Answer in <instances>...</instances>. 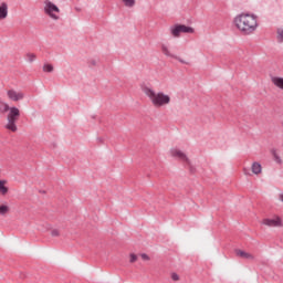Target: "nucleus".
Returning a JSON list of instances; mask_svg holds the SVG:
<instances>
[{
    "label": "nucleus",
    "mask_w": 283,
    "mask_h": 283,
    "mask_svg": "<svg viewBox=\"0 0 283 283\" xmlns=\"http://www.w3.org/2000/svg\"><path fill=\"white\" fill-rule=\"evenodd\" d=\"M234 25L242 34H253L258 30V18L253 14L242 13L234 18Z\"/></svg>",
    "instance_id": "nucleus-1"
},
{
    "label": "nucleus",
    "mask_w": 283,
    "mask_h": 283,
    "mask_svg": "<svg viewBox=\"0 0 283 283\" xmlns=\"http://www.w3.org/2000/svg\"><path fill=\"white\" fill-rule=\"evenodd\" d=\"M143 92L149 97L154 107H165V105H169V103H171V97L163 92L156 93L147 86L143 87Z\"/></svg>",
    "instance_id": "nucleus-2"
},
{
    "label": "nucleus",
    "mask_w": 283,
    "mask_h": 283,
    "mask_svg": "<svg viewBox=\"0 0 283 283\" xmlns=\"http://www.w3.org/2000/svg\"><path fill=\"white\" fill-rule=\"evenodd\" d=\"M8 116H7V125H6V129H8L9 132H17V120H19L20 116H21V111H19V108L17 107H9L8 109Z\"/></svg>",
    "instance_id": "nucleus-3"
},
{
    "label": "nucleus",
    "mask_w": 283,
    "mask_h": 283,
    "mask_svg": "<svg viewBox=\"0 0 283 283\" xmlns=\"http://www.w3.org/2000/svg\"><path fill=\"white\" fill-rule=\"evenodd\" d=\"M61 13V9L56 7V4L52 3L50 0L44 1V14L53 19L54 21H59V14Z\"/></svg>",
    "instance_id": "nucleus-4"
},
{
    "label": "nucleus",
    "mask_w": 283,
    "mask_h": 283,
    "mask_svg": "<svg viewBox=\"0 0 283 283\" xmlns=\"http://www.w3.org/2000/svg\"><path fill=\"white\" fill-rule=\"evenodd\" d=\"M193 28L187 27L185 24H176L170 28V34H172L175 39H178L180 34H193Z\"/></svg>",
    "instance_id": "nucleus-5"
},
{
    "label": "nucleus",
    "mask_w": 283,
    "mask_h": 283,
    "mask_svg": "<svg viewBox=\"0 0 283 283\" xmlns=\"http://www.w3.org/2000/svg\"><path fill=\"white\" fill-rule=\"evenodd\" d=\"M262 224L265 227H282V218L274 216L272 218H265L262 220Z\"/></svg>",
    "instance_id": "nucleus-6"
},
{
    "label": "nucleus",
    "mask_w": 283,
    "mask_h": 283,
    "mask_svg": "<svg viewBox=\"0 0 283 283\" xmlns=\"http://www.w3.org/2000/svg\"><path fill=\"white\" fill-rule=\"evenodd\" d=\"M170 154H171L172 158H177V160L185 163V165H188V167H189V158H187V155H185V153L180 151L177 148H174L170 150Z\"/></svg>",
    "instance_id": "nucleus-7"
},
{
    "label": "nucleus",
    "mask_w": 283,
    "mask_h": 283,
    "mask_svg": "<svg viewBox=\"0 0 283 283\" xmlns=\"http://www.w3.org/2000/svg\"><path fill=\"white\" fill-rule=\"evenodd\" d=\"M7 96L10 101H13L14 103H17L19 101H23L25 95L23 94V92H17L14 90H9L7 92Z\"/></svg>",
    "instance_id": "nucleus-8"
},
{
    "label": "nucleus",
    "mask_w": 283,
    "mask_h": 283,
    "mask_svg": "<svg viewBox=\"0 0 283 283\" xmlns=\"http://www.w3.org/2000/svg\"><path fill=\"white\" fill-rule=\"evenodd\" d=\"M4 19H8V3L2 2L0 4V21H4Z\"/></svg>",
    "instance_id": "nucleus-9"
},
{
    "label": "nucleus",
    "mask_w": 283,
    "mask_h": 283,
    "mask_svg": "<svg viewBox=\"0 0 283 283\" xmlns=\"http://www.w3.org/2000/svg\"><path fill=\"white\" fill-rule=\"evenodd\" d=\"M235 255L242 258L243 260H253V254L244 252L243 250H235Z\"/></svg>",
    "instance_id": "nucleus-10"
},
{
    "label": "nucleus",
    "mask_w": 283,
    "mask_h": 283,
    "mask_svg": "<svg viewBox=\"0 0 283 283\" xmlns=\"http://www.w3.org/2000/svg\"><path fill=\"white\" fill-rule=\"evenodd\" d=\"M6 185H8L7 180H0V195L1 196H8L9 188Z\"/></svg>",
    "instance_id": "nucleus-11"
},
{
    "label": "nucleus",
    "mask_w": 283,
    "mask_h": 283,
    "mask_svg": "<svg viewBox=\"0 0 283 283\" xmlns=\"http://www.w3.org/2000/svg\"><path fill=\"white\" fill-rule=\"evenodd\" d=\"M161 52L165 56H170V59H176V55L169 51V48L165 44L161 45Z\"/></svg>",
    "instance_id": "nucleus-12"
},
{
    "label": "nucleus",
    "mask_w": 283,
    "mask_h": 283,
    "mask_svg": "<svg viewBox=\"0 0 283 283\" xmlns=\"http://www.w3.org/2000/svg\"><path fill=\"white\" fill-rule=\"evenodd\" d=\"M272 83L275 87H279V90H283V77H273Z\"/></svg>",
    "instance_id": "nucleus-13"
},
{
    "label": "nucleus",
    "mask_w": 283,
    "mask_h": 283,
    "mask_svg": "<svg viewBox=\"0 0 283 283\" xmlns=\"http://www.w3.org/2000/svg\"><path fill=\"white\" fill-rule=\"evenodd\" d=\"M252 172L258 176V174H262V165L260 163L252 164Z\"/></svg>",
    "instance_id": "nucleus-14"
},
{
    "label": "nucleus",
    "mask_w": 283,
    "mask_h": 283,
    "mask_svg": "<svg viewBox=\"0 0 283 283\" xmlns=\"http://www.w3.org/2000/svg\"><path fill=\"white\" fill-rule=\"evenodd\" d=\"M10 109V105L8 103L0 99V114H6Z\"/></svg>",
    "instance_id": "nucleus-15"
},
{
    "label": "nucleus",
    "mask_w": 283,
    "mask_h": 283,
    "mask_svg": "<svg viewBox=\"0 0 283 283\" xmlns=\"http://www.w3.org/2000/svg\"><path fill=\"white\" fill-rule=\"evenodd\" d=\"M10 213V207L6 205L0 206V216H8Z\"/></svg>",
    "instance_id": "nucleus-16"
},
{
    "label": "nucleus",
    "mask_w": 283,
    "mask_h": 283,
    "mask_svg": "<svg viewBox=\"0 0 283 283\" xmlns=\"http://www.w3.org/2000/svg\"><path fill=\"white\" fill-rule=\"evenodd\" d=\"M124 6H126V8H134V6H136V0H122Z\"/></svg>",
    "instance_id": "nucleus-17"
},
{
    "label": "nucleus",
    "mask_w": 283,
    "mask_h": 283,
    "mask_svg": "<svg viewBox=\"0 0 283 283\" xmlns=\"http://www.w3.org/2000/svg\"><path fill=\"white\" fill-rule=\"evenodd\" d=\"M27 61H29V63H33V61H36V54L28 53L27 54Z\"/></svg>",
    "instance_id": "nucleus-18"
},
{
    "label": "nucleus",
    "mask_w": 283,
    "mask_h": 283,
    "mask_svg": "<svg viewBox=\"0 0 283 283\" xmlns=\"http://www.w3.org/2000/svg\"><path fill=\"white\" fill-rule=\"evenodd\" d=\"M43 72H54V66L52 64H44Z\"/></svg>",
    "instance_id": "nucleus-19"
},
{
    "label": "nucleus",
    "mask_w": 283,
    "mask_h": 283,
    "mask_svg": "<svg viewBox=\"0 0 283 283\" xmlns=\"http://www.w3.org/2000/svg\"><path fill=\"white\" fill-rule=\"evenodd\" d=\"M51 235H52L53 238H59V237L61 235V232L59 231V229H53V230L51 231Z\"/></svg>",
    "instance_id": "nucleus-20"
},
{
    "label": "nucleus",
    "mask_w": 283,
    "mask_h": 283,
    "mask_svg": "<svg viewBox=\"0 0 283 283\" xmlns=\"http://www.w3.org/2000/svg\"><path fill=\"white\" fill-rule=\"evenodd\" d=\"M171 279L174 280V282H178V280H180L177 273H172Z\"/></svg>",
    "instance_id": "nucleus-21"
},
{
    "label": "nucleus",
    "mask_w": 283,
    "mask_h": 283,
    "mask_svg": "<svg viewBox=\"0 0 283 283\" xmlns=\"http://www.w3.org/2000/svg\"><path fill=\"white\" fill-rule=\"evenodd\" d=\"M277 34H279L277 36L279 41H283V30H279Z\"/></svg>",
    "instance_id": "nucleus-22"
},
{
    "label": "nucleus",
    "mask_w": 283,
    "mask_h": 283,
    "mask_svg": "<svg viewBox=\"0 0 283 283\" xmlns=\"http://www.w3.org/2000/svg\"><path fill=\"white\" fill-rule=\"evenodd\" d=\"M138 260V256L136 254H130V262L134 263Z\"/></svg>",
    "instance_id": "nucleus-23"
},
{
    "label": "nucleus",
    "mask_w": 283,
    "mask_h": 283,
    "mask_svg": "<svg viewBox=\"0 0 283 283\" xmlns=\"http://www.w3.org/2000/svg\"><path fill=\"white\" fill-rule=\"evenodd\" d=\"M273 156H274L276 163H282V160L280 159V157H277V154H275V151H273Z\"/></svg>",
    "instance_id": "nucleus-24"
},
{
    "label": "nucleus",
    "mask_w": 283,
    "mask_h": 283,
    "mask_svg": "<svg viewBox=\"0 0 283 283\" xmlns=\"http://www.w3.org/2000/svg\"><path fill=\"white\" fill-rule=\"evenodd\" d=\"M140 258H142V260H145V261H147V260H149V255H147V254H140Z\"/></svg>",
    "instance_id": "nucleus-25"
},
{
    "label": "nucleus",
    "mask_w": 283,
    "mask_h": 283,
    "mask_svg": "<svg viewBox=\"0 0 283 283\" xmlns=\"http://www.w3.org/2000/svg\"><path fill=\"white\" fill-rule=\"evenodd\" d=\"M280 200H281V202H283V195L280 196Z\"/></svg>",
    "instance_id": "nucleus-26"
},
{
    "label": "nucleus",
    "mask_w": 283,
    "mask_h": 283,
    "mask_svg": "<svg viewBox=\"0 0 283 283\" xmlns=\"http://www.w3.org/2000/svg\"><path fill=\"white\" fill-rule=\"evenodd\" d=\"M244 174H245V176H248V175H249V172L247 171V169H244Z\"/></svg>",
    "instance_id": "nucleus-27"
},
{
    "label": "nucleus",
    "mask_w": 283,
    "mask_h": 283,
    "mask_svg": "<svg viewBox=\"0 0 283 283\" xmlns=\"http://www.w3.org/2000/svg\"><path fill=\"white\" fill-rule=\"evenodd\" d=\"M180 63H185V61L180 60Z\"/></svg>",
    "instance_id": "nucleus-28"
}]
</instances>
